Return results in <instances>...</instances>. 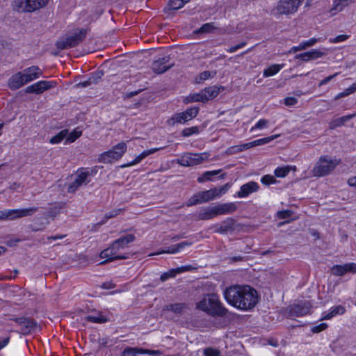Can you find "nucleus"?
<instances>
[{"label":"nucleus","mask_w":356,"mask_h":356,"mask_svg":"<svg viewBox=\"0 0 356 356\" xmlns=\"http://www.w3.org/2000/svg\"><path fill=\"white\" fill-rule=\"evenodd\" d=\"M223 297L228 304L240 310H250L259 302L257 291L248 285H234L226 288Z\"/></svg>","instance_id":"nucleus-1"},{"label":"nucleus","mask_w":356,"mask_h":356,"mask_svg":"<svg viewBox=\"0 0 356 356\" xmlns=\"http://www.w3.org/2000/svg\"><path fill=\"white\" fill-rule=\"evenodd\" d=\"M195 308L211 317H225L229 312L221 302L219 296L214 293L203 295L196 302Z\"/></svg>","instance_id":"nucleus-2"},{"label":"nucleus","mask_w":356,"mask_h":356,"mask_svg":"<svg viewBox=\"0 0 356 356\" xmlns=\"http://www.w3.org/2000/svg\"><path fill=\"white\" fill-rule=\"evenodd\" d=\"M135 239L136 237L133 234H129L113 241L108 248L101 252L100 257L105 259V261L100 264L127 259L128 256L125 254L124 250L127 248L128 244L134 242Z\"/></svg>","instance_id":"nucleus-3"},{"label":"nucleus","mask_w":356,"mask_h":356,"mask_svg":"<svg viewBox=\"0 0 356 356\" xmlns=\"http://www.w3.org/2000/svg\"><path fill=\"white\" fill-rule=\"evenodd\" d=\"M230 186L231 185L229 183H227L223 186L199 192L193 195L188 200L187 206L190 207L201 203H205L211 200L219 198L228 191Z\"/></svg>","instance_id":"nucleus-4"},{"label":"nucleus","mask_w":356,"mask_h":356,"mask_svg":"<svg viewBox=\"0 0 356 356\" xmlns=\"http://www.w3.org/2000/svg\"><path fill=\"white\" fill-rule=\"evenodd\" d=\"M304 0H279L276 6L270 10V14L275 18L282 15H289L298 11Z\"/></svg>","instance_id":"nucleus-5"},{"label":"nucleus","mask_w":356,"mask_h":356,"mask_svg":"<svg viewBox=\"0 0 356 356\" xmlns=\"http://www.w3.org/2000/svg\"><path fill=\"white\" fill-rule=\"evenodd\" d=\"M340 163V161L329 156H321L312 170L315 177H324L331 173Z\"/></svg>","instance_id":"nucleus-6"},{"label":"nucleus","mask_w":356,"mask_h":356,"mask_svg":"<svg viewBox=\"0 0 356 356\" xmlns=\"http://www.w3.org/2000/svg\"><path fill=\"white\" fill-rule=\"evenodd\" d=\"M127 149L125 143L121 142L115 145L111 149L104 152L99 154L98 161L103 163H111L114 161H118L124 154Z\"/></svg>","instance_id":"nucleus-7"},{"label":"nucleus","mask_w":356,"mask_h":356,"mask_svg":"<svg viewBox=\"0 0 356 356\" xmlns=\"http://www.w3.org/2000/svg\"><path fill=\"white\" fill-rule=\"evenodd\" d=\"M49 0H14L13 8L18 12H33L44 7Z\"/></svg>","instance_id":"nucleus-8"},{"label":"nucleus","mask_w":356,"mask_h":356,"mask_svg":"<svg viewBox=\"0 0 356 356\" xmlns=\"http://www.w3.org/2000/svg\"><path fill=\"white\" fill-rule=\"evenodd\" d=\"M37 211V207L1 210L0 211V220H14L23 217L31 216Z\"/></svg>","instance_id":"nucleus-9"},{"label":"nucleus","mask_w":356,"mask_h":356,"mask_svg":"<svg viewBox=\"0 0 356 356\" xmlns=\"http://www.w3.org/2000/svg\"><path fill=\"white\" fill-rule=\"evenodd\" d=\"M86 29H81L64 39L59 40L56 42V47L60 49L74 47L79 44L86 36Z\"/></svg>","instance_id":"nucleus-10"},{"label":"nucleus","mask_w":356,"mask_h":356,"mask_svg":"<svg viewBox=\"0 0 356 356\" xmlns=\"http://www.w3.org/2000/svg\"><path fill=\"white\" fill-rule=\"evenodd\" d=\"M92 177V171H90L88 169H81L78 170L74 181L71 184L69 185L67 189L68 192L74 193L81 186L87 185L89 182H90Z\"/></svg>","instance_id":"nucleus-11"},{"label":"nucleus","mask_w":356,"mask_h":356,"mask_svg":"<svg viewBox=\"0 0 356 356\" xmlns=\"http://www.w3.org/2000/svg\"><path fill=\"white\" fill-rule=\"evenodd\" d=\"M199 113L198 107H192L186 109L184 112L176 113L167 121L169 126H174L176 123L184 124L186 122L195 118Z\"/></svg>","instance_id":"nucleus-12"},{"label":"nucleus","mask_w":356,"mask_h":356,"mask_svg":"<svg viewBox=\"0 0 356 356\" xmlns=\"http://www.w3.org/2000/svg\"><path fill=\"white\" fill-rule=\"evenodd\" d=\"M209 157V154L203 152L200 154L186 153L177 159V163L182 166H193L202 163Z\"/></svg>","instance_id":"nucleus-13"},{"label":"nucleus","mask_w":356,"mask_h":356,"mask_svg":"<svg viewBox=\"0 0 356 356\" xmlns=\"http://www.w3.org/2000/svg\"><path fill=\"white\" fill-rule=\"evenodd\" d=\"M55 86V83L48 81H40L35 83L26 88V92L27 93H35L40 94L44 90L50 89Z\"/></svg>","instance_id":"nucleus-14"},{"label":"nucleus","mask_w":356,"mask_h":356,"mask_svg":"<svg viewBox=\"0 0 356 356\" xmlns=\"http://www.w3.org/2000/svg\"><path fill=\"white\" fill-rule=\"evenodd\" d=\"M332 273L335 276H343L347 273H356V264L351 262L343 265H334L331 268Z\"/></svg>","instance_id":"nucleus-15"},{"label":"nucleus","mask_w":356,"mask_h":356,"mask_svg":"<svg viewBox=\"0 0 356 356\" xmlns=\"http://www.w3.org/2000/svg\"><path fill=\"white\" fill-rule=\"evenodd\" d=\"M196 220H208L216 217L213 206L202 207L194 214Z\"/></svg>","instance_id":"nucleus-16"},{"label":"nucleus","mask_w":356,"mask_h":356,"mask_svg":"<svg viewBox=\"0 0 356 356\" xmlns=\"http://www.w3.org/2000/svg\"><path fill=\"white\" fill-rule=\"evenodd\" d=\"M312 304L310 301H304L300 303L293 305L291 307V312L296 316H303L310 313Z\"/></svg>","instance_id":"nucleus-17"},{"label":"nucleus","mask_w":356,"mask_h":356,"mask_svg":"<svg viewBox=\"0 0 356 356\" xmlns=\"http://www.w3.org/2000/svg\"><path fill=\"white\" fill-rule=\"evenodd\" d=\"M170 57L165 56L155 60L152 63V70L157 74H163L172 67V64H170Z\"/></svg>","instance_id":"nucleus-18"},{"label":"nucleus","mask_w":356,"mask_h":356,"mask_svg":"<svg viewBox=\"0 0 356 356\" xmlns=\"http://www.w3.org/2000/svg\"><path fill=\"white\" fill-rule=\"evenodd\" d=\"M22 72L26 83L40 78L42 75V70L35 65L27 67Z\"/></svg>","instance_id":"nucleus-19"},{"label":"nucleus","mask_w":356,"mask_h":356,"mask_svg":"<svg viewBox=\"0 0 356 356\" xmlns=\"http://www.w3.org/2000/svg\"><path fill=\"white\" fill-rule=\"evenodd\" d=\"M259 188V184L257 182L249 181L241 186L240 190L235 196L239 198L246 197L250 194L257 192Z\"/></svg>","instance_id":"nucleus-20"},{"label":"nucleus","mask_w":356,"mask_h":356,"mask_svg":"<svg viewBox=\"0 0 356 356\" xmlns=\"http://www.w3.org/2000/svg\"><path fill=\"white\" fill-rule=\"evenodd\" d=\"M137 354H148L151 355H158L161 354L159 350H148L140 348H126L122 353V356H136Z\"/></svg>","instance_id":"nucleus-21"},{"label":"nucleus","mask_w":356,"mask_h":356,"mask_svg":"<svg viewBox=\"0 0 356 356\" xmlns=\"http://www.w3.org/2000/svg\"><path fill=\"white\" fill-rule=\"evenodd\" d=\"M213 207L216 216L230 214L236 211L237 209V205L235 202L218 204Z\"/></svg>","instance_id":"nucleus-22"},{"label":"nucleus","mask_w":356,"mask_h":356,"mask_svg":"<svg viewBox=\"0 0 356 356\" xmlns=\"http://www.w3.org/2000/svg\"><path fill=\"white\" fill-rule=\"evenodd\" d=\"M324 53L318 49H312L309 51L299 54L296 55L295 58L301 60L305 62H308L312 60H315L322 57Z\"/></svg>","instance_id":"nucleus-23"},{"label":"nucleus","mask_w":356,"mask_h":356,"mask_svg":"<svg viewBox=\"0 0 356 356\" xmlns=\"http://www.w3.org/2000/svg\"><path fill=\"white\" fill-rule=\"evenodd\" d=\"M15 321L22 327V331L25 334L31 332L37 325L35 321L29 318H15Z\"/></svg>","instance_id":"nucleus-24"},{"label":"nucleus","mask_w":356,"mask_h":356,"mask_svg":"<svg viewBox=\"0 0 356 356\" xmlns=\"http://www.w3.org/2000/svg\"><path fill=\"white\" fill-rule=\"evenodd\" d=\"M26 83L23 74L21 72L13 74L8 80V87L12 90H17Z\"/></svg>","instance_id":"nucleus-25"},{"label":"nucleus","mask_w":356,"mask_h":356,"mask_svg":"<svg viewBox=\"0 0 356 356\" xmlns=\"http://www.w3.org/2000/svg\"><path fill=\"white\" fill-rule=\"evenodd\" d=\"M163 149V147H161L152 148V149H150L148 150H145V151L143 152L137 156L135 158V159L134 161H132L131 162L122 165L121 168H124L130 167V166L134 165L137 163H139L143 159H144L147 156H149L152 154H154V152L161 150Z\"/></svg>","instance_id":"nucleus-26"},{"label":"nucleus","mask_w":356,"mask_h":356,"mask_svg":"<svg viewBox=\"0 0 356 356\" xmlns=\"http://www.w3.org/2000/svg\"><path fill=\"white\" fill-rule=\"evenodd\" d=\"M320 41H321V38H311L306 41H302L298 46H294V47H291L289 50L288 53L293 54L297 51L304 50V49H307V47L314 46L316 43H317L318 42H320Z\"/></svg>","instance_id":"nucleus-27"},{"label":"nucleus","mask_w":356,"mask_h":356,"mask_svg":"<svg viewBox=\"0 0 356 356\" xmlns=\"http://www.w3.org/2000/svg\"><path fill=\"white\" fill-rule=\"evenodd\" d=\"M220 88L213 86L201 90L202 98H205V102L215 98L220 93Z\"/></svg>","instance_id":"nucleus-28"},{"label":"nucleus","mask_w":356,"mask_h":356,"mask_svg":"<svg viewBox=\"0 0 356 356\" xmlns=\"http://www.w3.org/2000/svg\"><path fill=\"white\" fill-rule=\"evenodd\" d=\"M186 309L187 305L186 303L178 302L166 305L164 308V310L170 311L176 314L181 315Z\"/></svg>","instance_id":"nucleus-29"},{"label":"nucleus","mask_w":356,"mask_h":356,"mask_svg":"<svg viewBox=\"0 0 356 356\" xmlns=\"http://www.w3.org/2000/svg\"><path fill=\"white\" fill-rule=\"evenodd\" d=\"M355 116H356V113H354V114H350V115H344L341 118L334 119L330 122V125H329L330 129H336L337 127H341L346 122L351 120L352 118H353Z\"/></svg>","instance_id":"nucleus-30"},{"label":"nucleus","mask_w":356,"mask_h":356,"mask_svg":"<svg viewBox=\"0 0 356 356\" xmlns=\"http://www.w3.org/2000/svg\"><path fill=\"white\" fill-rule=\"evenodd\" d=\"M102 72H98L95 74L90 76L88 80L77 83L76 86L85 88L90 86L91 84H96L98 83L99 79L102 78Z\"/></svg>","instance_id":"nucleus-31"},{"label":"nucleus","mask_w":356,"mask_h":356,"mask_svg":"<svg viewBox=\"0 0 356 356\" xmlns=\"http://www.w3.org/2000/svg\"><path fill=\"white\" fill-rule=\"evenodd\" d=\"M191 0H170L165 11L177 10L181 8L186 3H188Z\"/></svg>","instance_id":"nucleus-32"},{"label":"nucleus","mask_w":356,"mask_h":356,"mask_svg":"<svg viewBox=\"0 0 356 356\" xmlns=\"http://www.w3.org/2000/svg\"><path fill=\"white\" fill-rule=\"evenodd\" d=\"M278 136H279V135H273V136H270L268 137L259 138V139L253 140L252 142L248 143V145H247V146L249 147V149H250V148H252V147H254L256 146L263 145L264 144H266V143H268L273 141L274 139L277 138Z\"/></svg>","instance_id":"nucleus-33"},{"label":"nucleus","mask_w":356,"mask_h":356,"mask_svg":"<svg viewBox=\"0 0 356 356\" xmlns=\"http://www.w3.org/2000/svg\"><path fill=\"white\" fill-rule=\"evenodd\" d=\"M345 308L341 305H337L330 308V312L325 314L323 319L329 320L337 314H343L345 312Z\"/></svg>","instance_id":"nucleus-34"},{"label":"nucleus","mask_w":356,"mask_h":356,"mask_svg":"<svg viewBox=\"0 0 356 356\" xmlns=\"http://www.w3.org/2000/svg\"><path fill=\"white\" fill-rule=\"evenodd\" d=\"M284 67V64H273L270 65L268 68L264 70L263 75L264 77L273 76L278 73Z\"/></svg>","instance_id":"nucleus-35"},{"label":"nucleus","mask_w":356,"mask_h":356,"mask_svg":"<svg viewBox=\"0 0 356 356\" xmlns=\"http://www.w3.org/2000/svg\"><path fill=\"white\" fill-rule=\"evenodd\" d=\"M86 319L94 323H104L107 321V318L103 316L101 313H97L95 314L88 315Z\"/></svg>","instance_id":"nucleus-36"},{"label":"nucleus","mask_w":356,"mask_h":356,"mask_svg":"<svg viewBox=\"0 0 356 356\" xmlns=\"http://www.w3.org/2000/svg\"><path fill=\"white\" fill-rule=\"evenodd\" d=\"M184 102L186 104L191 102H205V98H202V94L200 91L199 93H194L186 97Z\"/></svg>","instance_id":"nucleus-37"},{"label":"nucleus","mask_w":356,"mask_h":356,"mask_svg":"<svg viewBox=\"0 0 356 356\" xmlns=\"http://www.w3.org/2000/svg\"><path fill=\"white\" fill-rule=\"evenodd\" d=\"M220 172H221V170L207 171V172H204L201 177L197 178V181L200 183H202L205 181L211 180L212 176L217 175Z\"/></svg>","instance_id":"nucleus-38"},{"label":"nucleus","mask_w":356,"mask_h":356,"mask_svg":"<svg viewBox=\"0 0 356 356\" xmlns=\"http://www.w3.org/2000/svg\"><path fill=\"white\" fill-rule=\"evenodd\" d=\"M248 145V143H244L241 145H234L229 147L227 150V154H237L239 152H241L245 149H249V147L246 146Z\"/></svg>","instance_id":"nucleus-39"},{"label":"nucleus","mask_w":356,"mask_h":356,"mask_svg":"<svg viewBox=\"0 0 356 356\" xmlns=\"http://www.w3.org/2000/svg\"><path fill=\"white\" fill-rule=\"evenodd\" d=\"M67 130L64 129L60 131L56 136L51 138L49 142L51 144H58L60 143L65 138H67Z\"/></svg>","instance_id":"nucleus-40"},{"label":"nucleus","mask_w":356,"mask_h":356,"mask_svg":"<svg viewBox=\"0 0 356 356\" xmlns=\"http://www.w3.org/2000/svg\"><path fill=\"white\" fill-rule=\"evenodd\" d=\"M82 134V131L79 129H74L69 135L67 134L66 143H73Z\"/></svg>","instance_id":"nucleus-41"},{"label":"nucleus","mask_w":356,"mask_h":356,"mask_svg":"<svg viewBox=\"0 0 356 356\" xmlns=\"http://www.w3.org/2000/svg\"><path fill=\"white\" fill-rule=\"evenodd\" d=\"M180 251L177 244L172 245L169 247L167 250H163L160 252L152 253L149 254V256H153V255H159L163 253H168V254H175L177 252H179Z\"/></svg>","instance_id":"nucleus-42"},{"label":"nucleus","mask_w":356,"mask_h":356,"mask_svg":"<svg viewBox=\"0 0 356 356\" xmlns=\"http://www.w3.org/2000/svg\"><path fill=\"white\" fill-rule=\"evenodd\" d=\"M291 168L289 166L278 167L275 171V175L277 177H284L290 172Z\"/></svg>","instance_id":"nucleus-43"},{"label":"nucleus","mask_w":356,"mask_h":356,"mask_svg":"<svg viewBox=\"0 0 356 356\" xmlns=\"http://www.w3.org/2000/svg\"><path fill=\"white\" fill-rule=\"evenodd\" d=\"M200 132V129L198 127H192L188 128H185L182 130L181 134L184 137H188L193 134H197Z\"/></svg>","instance_id":"nucleus-44"},{"label":"nucleus","mask_w":356,"mask_h":356,"mask_svg":"<svg viewBox=\"0 0 356 356\" xmlns=\"http://www.w3.org/2000/svg\"><path fill=\"white\" fill-rule=\"evenodd\" d=\"M177 272L175 270V268L170 269V270L163 273L161 277L160 280L161 282H164L169 280L170 278H174L177 275Z\"/></svg>","instance_id":"nucleus-45"},{"label":"nucleus","mask_w":356,"mask_h":356,"mask_svg":"<svg viewBox=\"0 0 356 356\" xmlns=\"http://www.w3.org/2000/svg\"><path fill=\"white\" fill-rule=\"evenodd\" d=\"M268 124V120L266 119H260L254 126L250 129V131L252 132L255 129H262L267 127Z\"/></svg>","instance_id":"nucleus-46"},{"label":"nucleus","mask_w":356,"mask_h":356,"mask_svg":"<svg viewBox=\"0 0 356 356\" xmlns=\"http://www.w3.org/2000/svg\"><path fill=\"white\" fill-rule=\"evenodd\" d=\"M216 74V72H210V71H204L203 72L200 73L198 79L199 81H197V82L200 83L202 81L207 80L213 76H214Z\"/></svg>","instance_id":"nucleus-47"},{"label":"nucleus","mask_w":356,"mask_h":356,"mask_svg":"<svg viewBox=\"0 0 356 356\" xmlns=\"http://www.w3.org/2000/svg\"><path fill=\"white\" fill-rule=\"evenodd\" d=\"M350 1L349 0H337L334 2V9L337 10H342V9L348 6Z\"/></svg>","instance_id":"nucleus-48"},{"label":"nucleus","mask_w":356,"mask_h":356,"mask_svg":"<svg viewBox=\"0 0 356 356\" xmlns=\"http://www.w3.org/2000/svg\"><path fill=\"white\" fill-rule=\"evenodd\" d=\"M261 182L266 186H268L275 183L276 179L273 175H266L261 177Z\"/></svg>","instance_id":"nucleus-49"},{"label":"nucleus","mask_w":356,"mask_h":356,"mask_svg":"<svg viewBox=\"0 0 356 356\" xmlns=\"http://www.w3.org/2000/svg\"><path fill=\"white\" fill-rule=\"evenodd\" d=\"M213 26L211 23L203 24L197 31V33H209L213 29Z\"/></svg>","instance_id":"nucleus-50"},{"label":"nucleus","mask_w":356,"mask_h":356,"mask_svg":"<svg viewBox=\"0 0 356 356\" xmlns=\"http://www.w3.org/2000/svg\"><path fill=\"white\" fill-rule=\"evenodd\" d=\"M349 37L350 35H339L335 38H330L329 42L330 43H339L346 40Z\"/></svg>","instance_id":"nucleus-51"},{"label":"nucleus","mask_w":356,"mask_h":356,"mask_svg":"<svg viewBox=\"0 0 356 356\" xmlns=\"http://www.w3.org/2000/svg\"><path fill=\"white\" fill-rule=\"evenodd\" d=\"M204 356H220V352L211 348H207L204 350Z\"/></svg>","instance_id":"nucleus-52"},{"label":"nucleus","mask_w":356,"mask_h":356,"mask_svg":"<svg viewBox=\"0 0 356 356\" xmlns=\"http://www.w3.org/2000/svg\"><path fill=\"white\" fill-rule=\"evenodd\" d=\"M232 220L229 219L228 222H225L221 225L220 229L222 232H227L229 229H232Z\"/></svg>","instance_id":"nucleus-53"},{"label":"nucleus","mask_w":356,"mask_h":356,"mask_svg":"<svg viewBox=\"0 0 356 356\" xmlns=\"http://www.w3.org/2000/svg\"><path fill=\"white\" fill-rule=\"evenodd\" d=\"M292 211L289 210L280 211L277 213V217L280 219H285L291 217Z\"/></svg>","instance_id":"nucleus-54"},{"label":"nucleus","mask_w":356,"mask_h":356,"mask_svg":"<svg viewBox=\"0 0 356 356\" xmlns=\"http://www.w3.org/2000/svg\"><path fill=\"white\" fill-rule=\"evenodd\" d=\"M327 327V325L325 323H322L318 325L314 326L312 328V331L314 333H318Z\"/></svg>","instance_id":"nucleus-55"},{"label":"nucleus","mask_w":356,"mask_h":356,"mask_svg":"<svg viewBox=\"0 0 356 356\" xmlns=\"http://www.w3.org/2000/svg\"><path fill=\"white\" fill-rule=\"evenodd\" d=\"M339 74L338 72H336L335 74L328 76L324 79L321 80L318 84L319 86H321L323 85H325L327 83H329L330 81H332L335 76H337Z\"/></svg>","instance_id":"nucleus-56"},{"label":"nucleus","mask_w":356,"mask_h":356,"mask_svg":"<svg viewBox=\"0 0 356 356\" xmlns=\"http://www.w3.org/2000/svg\"><path fill=\"white\" fill-rule=\"evenodd\" d=\"M355 91H356V83H354L350 87H348L346 90H344V91H343V92L344 95L346 97V96H348L349 95L355 92Z\"/></svg>","instance_id":"nucleus-57"},{"label":"nucleus","mask_w":356,"mask_h":356,"mask_svg":"<svg viewBox=\"0 0 356 356\" xmlns=\"http://www.w3.org/2000/svg\"><path fill=\"white\" fill-rule=\"evenodd\" d=\"M298 102L296 98L293 97H288L284 99V104L286 106H293Z\"/></svg>","instance_id":"nucleus-58"},{"label":"nucleus","mask_w":356,"mask_h":356,"mask_svg":"<svg viewBox=\"0 0 356 356\" xmlns=\"http://www.w3.org/2000/svg\"><path fill=\"white\" fill-rule=\"evenodd\" d=\"M191 266H181L175 268V270L177 272V274H180L186 271H188L191 269Z\"/></svg>","instance_id":"nucleus-59"},{"label":"nucleus","mask_w":356,"mask_h":356,"mask_svg":"<svg viewBox=\"0 0 356 356\" xmlns=\"http://www.w3.org/2000/svg\"><path fill=\"white\" fill-rule=\"evenodd\" d=\"M21 188V184L19 183H17V182H15V183H13L10 186H9V188L14 191H18L19 188Z\"/></svg>","instance_id":"nucleus-60"},{"label":"nucleus","mask_w":356,"mask_h":356,"mask_svg":"<svg viewBox=\"0 0 356 356\" xmlns=\"http://www.w3.org/2000/svg\"><path fill=\"white\" fill-rule=\"evenodd\" d=\"M191 245H192V243L188 242V241H184V242H181V243H179L177 244L180 250H182L183 248H184L185 247L190 246Z\"/></svg>","instance_id":"nucleus-61"},{"label":"nucleus","mask_w":356,"mask_h":356,"mask_svg":"<svg viewBox=\"0 0 356 356\" xmlns=\"http://www.w3.org/2000/svg\"><path fill=\"white\" fill-rule=\"evenodd\" d=\"M65 237V235L64 234H57V235H55L54 236H50V237H48V240L49 241H51V240H57V239H63Z\"/></svg>","instance_id":"nucleus-62"},{"label":"nucleus","mask_w":356,"mask_h":356,"mask_svg":"<svg viewBox=\"0 0 356 356\" xmlns=\"http://www.w3.org/2000/svg\"><path fill=\"white\" fill-rule=\"evenodd\" d=\"M120 212V210H118V211H113L111 212H109L108 214H106V218H113L115 216H117L118 214V213Z\"/></svg>","instance_id":"nucleus-63"},{"label":"nucleus","mask_w":356,"mask_h":356,"mask_svg":"<svg viewBox=\"0 0 356 356\" xmlns=\"http://www.w3.org/2000/svg\"><path fill=\"white\" fill-rule=\"evenodd\" d=\"M348 184L350 186H356V177H353L350 178L348 180Z\"/></svg>","instance_id":"nucleus-64"}]
</instances>
